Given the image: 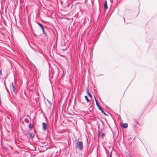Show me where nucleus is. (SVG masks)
Here are the masks:
<instances>
[{
  "label": "nucleus",
  "mask_w": 157,
  "mask_h": 157,
  "mask_svg": "<svg viewBox=\"0 0 157 157\" xmlns=\"http://www.w3.org/2000/svg\"><path fill=\"white\" fill-rule=\"evenodd\" d=\"M104 6L105 10H106L108 9L107 3H104Z\"/></svg>",
  "instance_id": "0eeeda50"
},
{
  "label": "nucleus",
  "mask_w": 157,
  "mask_h": 157,
  "mask_svg": "<svg viewBox=\"0 0 157 157\" xmlns=\"http://www.w3.org/2000/svg\"><path fill=\"white\" fill-rule=\"evenodd\" d=\"M86 93L88 94L89 95V97L90 98H92V96L91 95V94L89 92L88 87H87L86 88Z\"/></svg>",
  "instance_id": "20e7f679"
},
{
  "label": "nucleus",
  "mask_w": 157,
  "mask_h": 157,
  "mask_svg": "<svg viewBox=\"0 0 157 157\" xmlns=\"http://www.w3.org/2000/svg\"><path fill=\"white\" fill-rule=\"evenodd\" d=\"M42 127L43 130L45 131L47 127L46 124L44 122L43 123H42Z\"/></svg>",
  "instance_id": "f03ea898"
},
{
  "label": "nucleus",
  "mask_w": 157,
  "mask_h": 157,
  "mask_svg": "<svg viewBox=\"0 0 157 157\" xmlns=\"http://www.w3.org/2000/svg\"><path fill=\"white\" fill-rule=\"evenodd\" d=\"M105 136V134L104 133H103L102 134V137L103 138V136Z\"/></svg>",
  "instance_id": "2eb2a0df"
},
{
  "label": "nucleus",
  "mask_w": 157,
  "mask_h": 157,
  "mask_svg": "<svg viewBox=\"0 0 157 157\" xmlns=\"http://www.w3.org/2000/svg\"><path fill=\"white\" fill-rule=\"evenodd\" d=\"M97 106H98V109L101 111H102V109L101 107L100 106V105H99L98 103H97Z\"/></svg>",
  "instance_id": "6e6552de"
},
{
  "label": "nucleus",
  "mask_w": 157,
  "mask_h": 157,
  "mask_svg": "<svg viewBox=\"0 0 157 157\" xmlns=\"http://www.w3.org/2000/svg\"><path fill=\"white\" fill-rule=\"evenodd\" d=\"M94 97L95 99V101L96 103V105H97V103H98V102L97 100V99H96V98H95V96H94Z\"/></svg>",
  "instance_id": "f8f14e48"
},
{
  "label": "nucleus",
  "mask_w": 157,
  "mask_h": 157,
  "mask_svg": "<svg viewBox=\"0 0 157 157\" xmlns=\"http://www.w3.org/2000/svg\"><path fill=\"white\" fill-rule=\"evenodd\" d=\"M121 126L124 128H126L128 126V124L127 123H124V124H121Z\"/></svg>",
  "instance_id": "7ed1b4c3"
},
{
  "label": "nucleus",
  "mask_w": 157,
  "mask_h": 157,
  "mask_svg": "<svg viewBox=\"0 0 157 157\" xmlns=\"http://www.w3.org/2000/svg\"><path fill=\"white\" fill-rule=\"evenodd\" d=\"M12 91L13 92H14V93L15 92V87L14 86H12Z\"/></svg>",
  "instance_id": "1a4fd4ad"
},
{
  "label": "nucleus",
  "mask_w": 157,
  "mask_h": 157,
  "mask_svg": "<svg viewBox=\"0 0 157 157\" xmlns=\"http://www.w3.org/2000/svg\"><path fill=\"white\" fill-rule=\"evenodd\" d=\"M12 86H14L13 82L12 83Z\"/></svg>",
  "instance_id": "a211bd4d"
},
{
  "label": "nucleus",
  "mask_w": 157,
  "mask_h": 157,
  "mask_svg": "<svg viewBox=\"0 0 157 157\" xmlns=\"http://www.w3.org/2000/svg\"><path fill=\"white\" fill-rule=\"evenodd\" d=\"M0 75H2V70H1L0 71Z\"/></svg>",
  "instance_id": "dca6fc26"
},
{
  "label": "nucleus",
  "mask_w": 157,
  "mask_h": 157,
  "mask_svg": "<svg viewBox=\"0 0 157 157\" xmlns=\"http://www.w3.org/2000/svg\"><path fill=\"white\" fill-rule=\"evenodd\" d=\"M85 99H86V100L87 102H89L90 101H89V100L88 99L87 97V96H85Z\"/></svg>",
  "instance_id": "9d476101"
},
{
  "label": "nucleus",
  "mask_w": 157,
  "mask_h": 157,
  "mask_svg": "<svg viewBox=\"0 0 157 157\" xmlns=\"http://www.w3.org/2000/svg\"><path fill=\"white\" fill-rule=\"evenodd\" d=\"M29 128L31 129H32L33 128V126L31 124H29Z\"/></svg>",
  "instance_id": "9b49d317"
},
{
  "label": "nucleus",
  "mask_w": 157,
  "mask_h": 157,
  "mask_svg": "<svg viewBox=\"0 0 157 157\" xmlns=\"http://www.w3.org/2000/svg\"><path fill=\"white\" fill-rule=\"evenodd\" d=\"M47 101H48V103H50L51 102H49V101L48 100H47Z\"/></svg>",
  "instance_id": "6ab92c4d"
},
{
  "label": "nucleus",
  "mask_w": 157,
  "mask_h": 157,
  "mask_svg": "<svg viewBox=\"0 0 157 157\" xmlns=\"http://www.w3.org/2000/svg\"><path fill=\"white\" fill-rule=\"evenodd\" d=\"M101 111V112L103 113L104 114H105V115H107V114H106L103 111V110H102V111Z\"/></svg>",
  "instance_id": "4468645a"
},
{
  "label": "nucleus",
  "mask_w": 157,
  "mask_h": 157,
  "mask_svg": "<svg viewBox=\"0 0 157 157\" xmlns=\"http://www.w3.org/2000/svg\"><path fill=\"white\" fill-rule=\"evenodd\" d=\"M112 150L110 152V157H112L111 154H112V151L113 150V148L112 147Z\"/></svg>",
  "instance_id": "ddd939ff"
},
{
  "label": "nucleus",
  "mask_w": 157,
  "mask_h": 157,
  "mask_svg": "<svg viewBox=\"0 0 157 157\" xmlns=\"http://www.w3.org/2000/svg\"><path fill=\"white\" fill-rule=\"evenodd\" d=\"M28 134L29 135V137H30L31 139H33L34 136V135L33 134V133L28 132Z\"/></svg>",
  "instance_id": "423d86ee"
},
{
  "label": "nucleus",
  "mask_w": 157,
  "mask_h": 157,
  "mask_svg": "<svg viewBox=\"0 0 157 157\" xmlns=\"http://www.w3.org/2000/svg\"><path fill=\"white\" fill-rule=\"evenodd\" d=\"M38 24L40 27V28L42 29V30L43 33H44L45 32H44V28H43V25L41 24H40L39 23H38Z\"/></svg>",
  "instance_id": "39448f33"
},
{
  "label": "nucleus",
  "mask_w": 157,
  "mask_h": 157,
  "mask_svg": "<svg viewBox=\"0 0 157 157\" xmlns=\"http://www.w3.org/2000/svg\"><path fill=\"white\" fill-rule=\"evenodd\" d=\"M104 3H107V1L106 0H105Z\"/></svg>",
  "instance_id": "f3484780"
},
{
  "label": "nucleus",
  "mask_w": 157,
  "mask_h": 157,
  "mask_svg": "<svg viewBox=\"0 0 157 157\" xmlns=\"http://www.w3.org/2000/svg\"><path fill=\"white\" fill-rule=\"evenodd\" d=\"M75 147L78 149L82 150L83 147L82 142V141H77L75 144Z\"/></svg>",
  "instance_id": "f257e3e1"
}]
</instances>
